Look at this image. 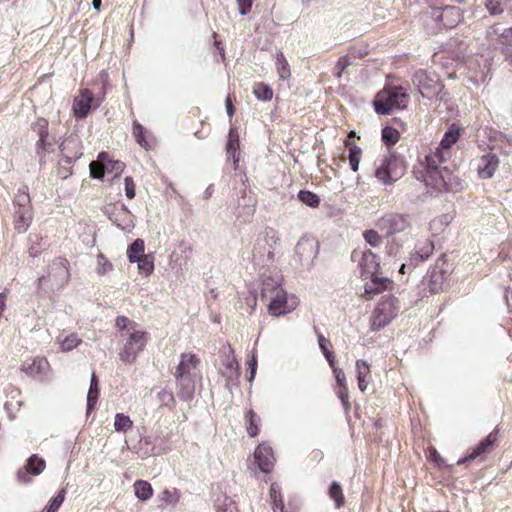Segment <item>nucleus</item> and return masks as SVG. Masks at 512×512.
<instances>
[{
	"mask_svg": "<svg viewBox=\"0 0 512 512\" xmlns=\"http://www.w3.org/2000/svg\"><path fill=\"white\" fill-rule=\"evenodd\" d=\"M13 203L15 209H32L28 186L23 185L18 188Z\"/></svg>",
	"mask_w": 512,
	"mask_h": 512,
	"instance_id": "a878e982",
	"label": "nucleus"
},
{
	"mask_svg": "<svg viewBox=\"0 0 512 512\" xmlns=\"http://www.w3.org/2000/svg\"><path fill=\"white\" fill-rule=\"evenodd\" d=\"M274 512H284V504L281 498L279 500L272 501Z\"/></svg>",
	"mask_w": 512,
	"mask_h": 512,
	"instance_id": "774afa93",
	"label": "nucleus"
},
{
	"mask_svg": "<svg viewBox=\"0 0 512 512\" xmlns=\"http://www.w3.org/2000/svg\"><path fill=\"white\" fill-rule=\"evenodd\" d=\"M400 138V134L397 129L386 126L382 129V141L387 146H393L395 145Z\"/></svg>",
	"mask_w": 512,
	"mask_h": 512,
	"instance_id": "79ce46f5",
	"label": "nucleus"
},
{
	"mask_svg": "<svg viewBox=\"0 0 512 512\" xmlns=\"http://www.w3.org/2000/svg\"><path fill=\"white\" fill-rule=\"evenodd\" d=\"M60 165H62V166H61V167H60V169H59L58 175H59L61 178L65 179V178H67L69 175H71V171H70V168H69L71 165H67V164H65V163H60Z\"/></svg>",
	"mask_w": 512,
	"mask_h": 512,
	"instance_id": "0e129e2a",
	"label": "nucleus"
},
{
	"mask_svg": "<svg viewBox=\"0 0 512 512\" xmlns=\"http://www.w3.org/2000/svg\"><path fill=\"white\" fill-rule=\"evenodd\" d=\"M134 492L138 499L145 501L153 495V489L150 483L144 480H137L134 483Z\"/></svg>",
	"mask_w": 512,
	"mask_h": 512,
	"instance_id": "2f4dec72",
	"label": "nucleus"
},
{
	"mask_svg": "<svg viewBox=\"0 0 512 512\" xmlns=\"http://www.w3.org/2000/svg\"><path fill=\"white\" fill-rule=\"evenodd\" d=\"M387 254L392 257H397L400 251V246L396 242L395 239H393L388 245H387Z\"/></svg>",
	"mask_w": 512,
	"mask_h": 512,
	"instance_id": "680f3d73",
	"label": "nucleus"
},
{
	"mask_svg": "<svg viewBox=\"0 0 512 512\" xmlns=\"http://www.w3.org/2000/svg\"><path fill=\"white\" fill-rule=\"evenodd\" d=\"M145 243L142 239H136L127 249V257L129 262L135 263L140 257L144 256Z\"/></svg>",
	"mask_w": 512,
	"mask_h": 512,
	"instance_id": "7c9ffc66",
	"label": "nucleus"
},
{
	"mask_svg": "<svg viewBox=\"0 0 512 512\" xmlns=\"http://www.w3.org/2000/svg\"><path fill=\"white\" fill-rule=\"evenodd\" d=\"M434 245L429 240L419 242L415 246V252L410 255L409 261L402 263L399 272L405 274L407 270L416 267L420 262L426 260L433 252Z\"/></svg>",
	"mask_w": 512,
	"mask_h": 512,
	"instance_id": "9b49d317",
	"label": "nucleus"
},
{
	"mask_svg": "<svg viewBox=\"0 0 512 512\" xmlns=\"http://www.w3.org/2000/svg\"><path fill=\"white\" fill-rule=\"evenodd\" d=\"M318 343H319V347H320L321 351L323 352V354L328 351V349H327L328 340L322 334L318 335Z\"/></svg>",
	"mask_w": 512,
	"mask_h": 512,
	"instance_id": "338daca9",
	"label": "nucleus"
},
{
	"mask_svg": "<svg viewBox=\"0 0 512 512\" xmlns=\"http://www.w3.org/2000/svg\"><path fill=\"white\" fill-rule=\"evenodd\" d=\"M221 374L227 379V381L237 380L239 377V365L232 353L225 355L222 359V366L220 368Z\"/></svg>",
	"mask_w": 512,
	"mask_h": 512,
	"instance_id": "412c9836",
	"label": "nucleus"
},
{
	"mask_svg": "<svg viewBox=\"0 0 512 512\" xmlns=\"http://www.w3.org/2000/svg\"><path fill=\"white\" fill-rule=\"evenodd\" d=\"M467 65L468 69L473 73L469 78L470 81L477 85L486 81L490 70L487 59H483V57H480V59L477 57H471L469 58Z\"/></svg>",
	"mask_w": 512,
	"mask_h": 512,
	"instance_id": "2eb2a0df",
	"label": "nucleus"
},
{
	"mask_svg": "<svg viewBox=\"0 0 512 512\" xmlns=\"http://www.w3.org/2000/svg\"><path fill=\"white\" fill-rule=\"evenodd\" d=\"M230 136V139L227 143V155L228 157H232L233 158V161H234V164L236 165L237 162L239 161L238 158H236V151H237V147H238V140H232L231 137H232V132H230L229 134ZM237 167L235 166V169Z\"/></svg>",
	"mask_w": 512,
	"mask_h": 512,
	"instance_id": "5fc2aeb1",
	"label": "nucleus"
},
{
	"mask_svg": "<svg viewBox=\"0 0 512 512\" xmlns=\"http://www.w3.org/2000/svg\"><path fill=\"white\" fill-rule=\"evenodd\" d=\"M99 162L103 163V167L106 169V172H115L116 176L123 171L125 166L121 161L110 159L106 152L99 153Z\"/></svg>",
	"mask_w": 512,
	"mask_h": 512,
	"instance_id": "c85d7f7f",
	"label": "nucleus"
},
{
	"mask_svg": "<svg viewBox=\"0 0 512 512\" xmlns=\"http://www.w3.org/2000/svg\"><path fill=\"white\" fill-rule=\"evenodd\" d=\"M246 422H247V433L250 437H255L259 432V416L253 411L249 410L246 413Z\"/></svg>",
	"mask_w": 512,
	"mask_h": 512,
	"instance_id": "c9c22d12",
	"label": "nucleus"
},
{
	"mask_svg": "<svg viewBox=\"0 0 512 512\" xmlns=\"http://www.w3.org/2000/svg\"><path fill=\"white\" fill-rule=\"evenodd\" d=\"M115 326L119 331V341L123 345L119 358L126 364H132L145 349L150 336L139 324L126 316H117Z\"/></svg>",
	"mask_w": 512,
	"mask_h": 512,
	"instance_id": "f257e3e1",
	"label": "nucleus"
},
{
	"mask_svg": "<svg viewBox=\"0 0 512 512\" xmlns=\"http://www.w3.org/2000/svg\"><path fill=\"white\" fill-rule=\"evenodd\" d=\"M45 467V460L33 454L27 459L25 467L17 472V479L22 484H28L31 482L29 475L37 476L43 472Z\"/></svg>",
	"mask_w": 512,
	"mask_h": 512,
	"instance_id": "ddd939ff",
	"label": "nucleus"
},
{
	"mask_svg": "<svg viewBox=\"0 0 512 512\" xmlns=\"http://www.w3.org/2000/svg\"><path fill=\"white\" fill-rule=\"evenodd\" d=\"M268 301L269 313L276 317L294 310L299 303L297 297L293 295L288 297L287 293L283 289L278 290V292H276V294Z\"/></svg>",
	"mask_w": 512,
	"mask_h": 512,
	"instance_id": "9d476101",
	"label": "nucleus"
},
{
	"mask_svg": "<svg viewBox=\"0 0 512 512\" xmlns=\"http://www.w3.org/2000/svg\"><path fill=\"white\" fill-rule=\"evenodd\" d=\"M254 457L259 469L262 472H271L274 466V456L271 447L265 444L259 445L255 449Z\"/></svg>",
	"mask_w": 512,
	"mask_h": 512,
	"instance_id": "dca6fc26",
	"label": "nucleus"
},
{
	"mask_svg": "<svg viewBox=\"0 0 512 512\" xmlns=\"http://www.w3.org/2000/svg\"><path fill=\"white\" fill-rule=\"evenodd\" d=\"M132 425L133 422L129 416L123 413H117L115 415L114 428L117 432H126Z\"/></svg>",
	"mask_w": 512,
	"mask_h": 512,
	"instance_id": "c03bdc74",
	"label": "nucleus"
},
{
	"mask_svg": "<svg viewBox=\"0 0 512 512\" xmlns=\"http://www.w3.org/2000/svg\"><path fill=\"white\" fill-rule=\"evenodd\" d=\"M318 247L319 245L317 242H314L313 240H310L306 237H301L295 246V252L302 262L309 257H316L318 253Z\"/></svg>",
	"mask_w": 512,
	"mask_h": 512,
	"instance_id": "aec40b11",
	"label": "nucleus"
},
{
	"mask_svg": "<svg viewBox=\"0 0 512 512\" xmlns=\"http://www.w3.org/2000/svg\"><path fill=\"white\" fill-rule=\"evenodd\" d=\"M357 379L359 389L364 392L367 389L370 378V366L366 361L358 360L356 362Z\"/></svg>",
	"mask_w": 512,
	"mask_h": 512,
	"instance_id": "393cba45",
	"label": "nucleus"
},
{
	"mask_svg": "<svg viewBox=\"0 0 512 512\" xmlns=\"http://www.w3.org/2000/svg\"><path fill=\"white\" fill-rule=\"evenodd\" d=\"M506 27H503L499 23H494L493 25H490L485 32V38L492 43H498V41L502 37V33H504Z\"/></svg>",
	"mask_w": 512,
	"mask_h": 512,
	"instance_id": "ea45409f",
	"label": "nucleus"
},
{
	"mask_svg": "<svg viewBox=\"0 0 512 512\" xmlns=\"http://www.w3.org/2000/svg\"><path fill=\"white\" fill-rule=\"evenodd\" d=\"M484 6L491 16H499L504 11H512V0H485Z\"/></svg>",
	"mask_w": 512,
	"mask_h": 512,
	"instance_id": "b1692460",
	"label": "nucleus"
},
{
	"mask_svg": "<svg viewBox=\"0 0 512 512\" xmlns=\"http://www.w3.org/2000/svg\"><path fill=\"white\" fill-rule=\"evenodd\" d=\"M133 135L137 141V143L147 149L148 148V142L146 141L145 137H144V127L139 124L137 121H134L133 122Z\"/></svg>",
	"mask_w": 512,
	"mask_h": 512,
	"instance_id": "de8ad7c7",
	"label": "nucleus"
},
{
	"mask_svg": "<svg viewBox=\"0 0 512 512\" xmlns=\"http://www.w3.org/2000/svg\"><path fill=\"white\" fill-rule=\"evenodd\" d=\"M329 496L335 502L337 508H340L344 504V495L339 482L332 481L329 488Z\"/></svg>",
	"mask_w": 512,
	"mask_h": 512,
	"instance_id": "4c0bfd02",
	"label": "nucleus"
},
{
	"mask_svg": "<svg viewBox=\"0 0 512 512\" xmlns=\"http://www.w3.org/2000/svg\"><path fill=\"white\" fill-rule=\"evenodd\" d=\"M498 165L499 160L496 155L490 153L483 155L480 158L477 166L479 177L482 179L491 178L494 175Z\"/></svg>",
	"mask_w": 512,
	"mask_h": 512,
	"instance_id": "6ab92c4d",
	"label": "nucleus"
},
{
	"mask_svg": "<svg viewBox=\"0 0 512 512\" xmlns=\"http://www.w3.org/2000/svg\"><path fill=\"white\" fill-rule=\"evenodd\" d=\"M361 274L365 279V296L371 299L372 295L383 292L388 289L391 281L386 277L379 276L380 262L376 254L371 250L364 251L359 263Z\"/></svg>",
	"mask_w": 512,
	"mask_h": 512,
	"instance_id": "7ed1b4c3",
	"label": "nucleus"
},
{
	"mask_svg": "<svg viewBox=\"0 0 512 512\" xmlns=\"http://www.w3.org/2000/svg\"><path fill=\"white\" fill-rule=\"evenodd\" d=\"M431 173V168H427V175H426V178H425V181L428 185H432L433 188L441 191L442 189H444L446 187V181L443 177V175L439 172V170L437 169V174H432L433 176L430 175Z\"/></svg>",
	"mask_w": 512,
	"mask_h": 512,
	"instance_id": "e433bc0d",
	"label": "nucleus"
},
{
	"mask_svg": "<svg viewBox=\"0 0 512 512\" xmlns=\"http://www.w3.org/2000/svg\"><path fill=\"white\" fill-rule=\"evenodd\" d=\"M55 144L54 141L50 140V138H46L45 139V147H37L36 146V149H37V153L40 154V153H45V152H49L50 151V148Z\"/></svg>",
	"mask_w": 512,
	"mask_h": 512,
	"instance_id": "69168bd1",
	"label": "nucleus"
},
{
	"mask_svg": "<svg viewBox=\"0 0 512 512\" xmlns=\"http://www.w3.org/2000/svg\"><path fill=\"white\" fill-rule=\"evenodd\" d=\"M125 194L127 198L133 199L135 197V184L131 177L125 178Z\"/></svg>",
	"mask_w": 512,
	"mask_h": 512,
	"instance_id": "bf43d9fd",
	"label": "nucleus"
},
{
	"mask_svg": "<svg viewBox=\"0 0 512 512\" xmlns=\"http://www.w3.org/2000/svg\"><path fill=\"white\" fill-rule=\"evenodd\" d=\"M62 157L59 163L72 165L82 155L80 141L77 136L66 138L60 145Z\"/></svg>",
	"mask_w": 512,
	"mask_h": 512,
	"instance_id": "4468645a",
	"label": "nucleus"
},
{
	"mask_svg": "<svg viewBox=\"0 0 512 512\" xmlns=\"http://www.w3.org/2000/svg\"><path fill=\"white\" fill-rule=\"evenodd\" d=\"M81 343L76 334H70L61 341V349L65 352L71 351Z\"/></svg>",
	"mask_w": 512,
	"mask_h": 512,
	"instance_id": "49530a36",
	"label": "nucleus"
},
{
	"mask_svg": "<svg viewBox=\"0 0 512 512\" xmlns=\"http://www.w3.org/2000/svg\"><path fill=\"white\" fill-rule=\"evenodd\" d=\"M34 131L37 132L39 139L36 144L37 147H45V139L48 138V122L41 118L36 121L33 127Z\"/></svg>",
	"mask_w": 512,
	"mask_h": 512,
	"instance_id": "473e14b6",
	"label": "nucleus"
},
{
	"mask_svg": "<svg viewBox=\"0 0 512 512\" xmlns=\"http://www.w3.org/2000/svg\"><path fill=\"white\" fill-rule=\"evenodd\" d=\"M449 156V151H446L441 146H438L435 151L426 156L427 168H431L430 175L437 174V168L440 164L446 161Z\"/></svg>",
	"mask_w": 512,
	"mask_h": 512,
	"instance_id": "4be33fe9",
	"label": "nucleus"
},
{
	"mask_svg": "<svg viewBox=\"0 0 512 512\" xmlns=\"http://www.w3.org/2000/svg\"><path fill=\"white\" fill-rule=\"evenodd\" d=\"M135 263L138 264L139 273L149 276L154 270V257L151 254H145Z\"/></svg>",
	"mask_w": 512,
	"mask_h": 512,
	"instance_id": "72a5a7b5",
	"label": "nucleus"
},
{
	"mask_svg": "<svg viewBox=\"0 0 512 512\" xmlns=\"http://www.w3.org/2000/svg\"><path fill=\"white\" fill-rule=\"evenodd\" d=\"M336 393H337L338 397L340 398L341 403L344 406V408L346 410H348L350 408V404L348 401L349 395H348L347 386L336 387Z\"/></svg>",
	"mask_w": 512,
	"mask_h": 512,
	"instance_id": "4d7b16f0",
	"label": "nucleus"
},
{
	"mask_svg": "<svg viewBox=\"0 0 512 512\" xmlns=\"http://www.w3.org/2000/svg\"><path fill=\"white\" fill-rule=\"evenodd\" d=\"M276 68L281 79H287L291 76L289 64L282 53L277 54Z\"/></svg>",
	"mask_w": 512,
	"mask_h": 512,
	"instance_id": "a18cd8bd",
	"label": "nucleus"
},
{
	"mask_svg": "<svg viewBox=\"0 0 512 512\" xmlns=\"http://www.w3.org/2000/svg\"><path fill=\"white\" fill-rule=\"evenodd\" d=\"M409 95L400 86L380 91L374 100V108L378 114L388 115L393 110L406 108Z\"/></svg>",
	"mask_w": 512,
	"mask_h": 512,
	"instance_id": "423d86ee",
	"label": "nucleus"
},
{
	"mask_svg": "<svg viewBox=\"0 0 512 512\" xmlns=\"http://www.w3.org/2000/svg\"><path fill=\"white\" fill-rule=\"evenodd\" d=\"M278 290H282V287L277 280L271 277L265 278L262 283L261 298L268 301Z\"/></svg>",
	"mask_w": 512,
	"mask_h": 512,
	"instance_id": "c756f323",
	"label": "nucleus"
},
{
	"mask_svg": "<svg viewBox=\"0 0 512 512\" xmlns=\"http://www.w3.org/2000/svg\"><path fill=\"white\" fill-rule=\"evenodd\" d=\"M412 81L423 98L431 99L436 97L443 100L441 93L444 86L434 73L426 70H418L413 75Z\"/></svg>",
	"mask_w": 512,
	"mask_h": 512,
	"instance_id": "6e6552de",
	"label": "nucleus"
},
{
	"mask_svg": "<svg viewBox=\"0 0 512 512\" xmlns=\"http://www.w3.org/2000/svg\"><path fill=\"white\" fill-rule=\"evenodd\" d=\"M363 237H364L365 241L372 247H378L382 243L381 236L378 234L377 231L372 230V229L366 230L363 233Z\"/></svg>",
	"mask_w": 512,
	"mask_h": 512,
	"instance_id": "603ef678",
	"label": "nucleus"
},
{
	"mask_svg": "<svg viewBox=\"0 0 512 512\" xmlns=\"http://www.w3.org/2000/svg\"><path fill=\"white\" fill-rule=\"evenodd\" d=\"M397 311V299L392 296L383 297L371 315V330L378 331L384 328L395 318Z\"/></svg>",
	"mask_w": 512,
	"mask_h": 512,
	"instance_id": "0eeeda50",
	"label": "nucleus"
},
{
	"mask_svg": "<svg viewBox=\"0 0 512 512\" xmlns=\"http://www.w3.org/2000/svg\"><path fill=\"white\" fill-rule=\"evenodd\" d=\"M407 165L403 157L385 155L375 162L374 176L383 185H392L406 172Z\"/></svg>",
	"mask_w": 512,
	"mask_h": 512,
	"instance_id": "20e7f679",
	"label": "nucleus"
},
{
	"mask_svg": "<svg viewBox=\"0 0 512 512\" xmlns=\"http://www.w3.org/2000/svg\"><path fill=\"white\" fill-rule=\"evenodd\" d=\"M201 360L193 353H182L175 371L177 396L183 401H190L195 394L196 382L202 379Z\"/></svg>",
	"mask_w": 512,
	"mask_h": 512,
	"instance_id": "f03ea898",
	"label": "nucleus"
},
{
	"mask_svg": "<svg viewBox=\"0 0 512 512\" xmlns=\"http://www.w3.org/2000/svg\"><path fill=\"white\" fill-rule=\"evenodd\" d=\"M497 45L500 46L502 53L506 56V59L512 62V27L505 28Z\"/></svg>",
	"mask_w": 512,
	"mask_h": 512,
	"instance_id": "cd10ccee",
	"label": "nucleus"
},
{
	"mask_svg": "<svg viewBox=\"0 0 512 512\" xmlns=\"http://www.w3.org/2000/svg\"><path fill=\"white\" fill-rule=\"evenodd\" d=\"M99 397V385H98V378L95 372L91 375V383L90 388L87 394V414H89L94 406L96 405Z\"/></svg>",
	"mask_w": 512,
	"mask_h": 512,
	"instance_id": "bb28decb",
	"label": "nucleus"
},
{
	"mask_svg": "<svg viewBox=\"0 0 512 512\" xmlns=\"http://www.w3.org/2000/svg\"><path fill=\"white\" fill-rule=\"evenodd\" d=\"M349 146V164L352 171L356 172L359 168V163L361 160V154L362 150L357 145H351L350 143L347 144Z\"/></svg>",
	"mask_w": 512,
	"mask_h": 512,
	"instance_id": "58836bf2",
	"label": "nucleus"
},
{
	"mask_svg": "<svg viewBox=\"0 0 512 512\" xmlns=\"http://www.w3.org/2000/svg\"><path fill=\"white\" fill-rule=\"evenodd\" d=\"M298 199L300 202L306 204L309 207H317L320 203V198L317 194L307 191V190H300L298 192Z\"/></svg>",
	"mask_w": 512,
	"mask_h": 512,
	"instance_id": "37998d69",
	"label": "nucleus"
},
{
	"mask_svg": "<svg viewBox=\"0 0 512 512\" xmlns=\"http://www.w3.org/2000/svg\"><path fill=\"white\" fill-rule=\"evenodd\" d=\"M458 137H459V129L452 126L449 128V130L447 132H445L439 146L446 149V151H449L450 147L454 143H456Z\"/></svg>",
	"mask_w": 512,
	"mask_h": 512,
	"instance_id": "a19ab883",
	"label": "nucleus"
},
{
	"mask_svg": "<svg viewBox=\"0 0 512 512\" xmlns=\"http://www.w3.org/2000/svg\"><path fill=\"white\" fill-rule=\"evenodd\" d=\"M377 227L387 236L400 233L410 227V216L400 213H388L377 221Z\"/></svg>",
	"mask_w": 512,
	"mask_h": 512,
	"instance_id": "1a4fd4ad",
	"label": "nucleus"
},
{
	"mask_svg": "<svg viewBox=\"0 0 512 512\" xmlns=\"http://www.w3.org/2000/svg\"><path fill=\"white\" fill-rule=\"evenodd\" d=\"M333 374L336 379L337 387L347 386L346 385V376L342 369L340 368H334Z\"/></svg>",
	"mask_w": 512,
	"mask_h": 512,
	"instance_id": "052dcab7",
	"label": "nucleus"
},
{
	"mask_svg": "<svg viewBox=\"0 0 512 512\" xmlns=\"http://www.w3.org/2000/svg\"><path fill=\"white\" fill-rule=\"evenodd\" d=\"M350 65L349 58L347 56L340 57L334 67V73L339 78L345 69Z\"/></svg>",
	"mask_w": 512,
	"mask_h": 512,
	"instance_id": "6e6d98bb",
	"label": "nucleus"
},
{
	"mask_svg": "<svg viewBox=\"0 0 512 512\" xmlns=\"http://www.w3.org/2000/svg\"><path fill=\"white\" fill-rule=\"evenodd\" d=\"M431 16L445 28H453L461 21L460 9L456 6H446L443 9L433 8Z\"/></svg>",
	"mask_w": 512,
	"mask_h": 512,
	"instance_id": "f8f14e48",
	"label": "nucleus"
},
{
	"mask_svg": "<svg viewBox=\"0 0 512 512\" xmlns=\"http://www.w3.org/2000/svg\"><path fill=\"white\" fill-rule=\"evenodd\" d=\"M68 261L65 258H55L48 266L47 275L38 278V287L55 292L64 287L69 279Z\"/></svg>",
	"mask_w": 512,
	"mask_h": 512,
	"instance_id": "39448f33",
	"label": "nucleus"
},
{
	"mask_svg": "<svg viewBox=\"0 0 512 512\" xmlns=\"http://www.w3.org/2000/svg\"><path fill=\"white\" fill-rule=\"evenodd\" d=\"M497 439V430L492 431L488 436L480 441V443L472 449L465 457L458 460L457 464L461 465L467 461H472L479 457L481 454L486 453L493 446Z\"/></svg>",
	"mask_w": 512,
	"mask_h": 512,
	"instance_id": "f3484780",
	"label": "nucleus"
},
{
	"mask_svg": "<svg viewBox=\"0 0 512 512\" xmlns=\"http://www.w3.org/2000/svg\"><path fill=\"white\" fill-rule=\"evenodd\" d=\"M157 397L161 405L166 406L169 409L174 408L176 401L172 392L167 390H161L160 392H158Z\"/></svg>",
	"mask_w": 512,
	"mask_h": 512,
	"instance_id": "09e8293b",
	"label": "nucleus"
},
{
	"mask_svg": "<svg viewBox=\"0 0 512 512\" xmlns=\"http://www.w3.org/2000/svg\"><path fill=\"white\" fill-rule=\"evenodd\" d=\"M243 210H244V215H242L241 212H237V216L238 217H243L244 221H249L250 218L253 216L254 211H255V209H254V200L249 198V200L247 202H244Z\"/></svg>",
	"mask_w": 512,
	"mask_h": 512,
	"instance_id": "864d4df0",
	"label": "nucleus"
},
{
	"mask_svg": "<svg viewBox=\"0 0 512 512\" xmlns=\"http://www.w3.org/2000/svg\"><path fill=\"white\" fill-rule=\"evenodd\" d=\"M236 2L240 15L245 16L250 12L253 0H236Z\"/></svg>",
	"mask_w": 512,
	"mask_h": 512,
	"instance_id": "13d9d810",
	"label": "nucleus"
},
{
	"mask_svg": "<svg viewBox=\"0 0 512 512\" xmlns=\"http://www.w3.org/2000/svg\"><path fill=\"white\" fill-rule=\"evenodd\" d=\"M253 93L255 97L261 101H269L273 97L271 86L265 83H255Z\"/></svg>",
	"mask_w": 512,
	"mask_h": 512,
	"instance_id": "f704fd0d",
	"label": "nucleus"
},
{
	"mask_svg": "<svg viewBox=\"0 0 512 512\" xmlns=\"http://www.w3.org/2000/svg\"><path fill=\"white\" fill-rule=\"evenodd\" d=\"M94 98L88 89H83L80 95L75 98L73 103V111L76 118H85L92 107Z\"/></svg>",
	"mask_w": 512,
	"mask_h": 512,
	"instance_id": "a211bd4d",
	"label": "nucleus"
},
{
	"mask_svg": "<svg viewBox=\"0 0 512 512\" xmlns=\"http://www.w3.org/2000/svg\"><path fill=\"white\" fill-rule=\"evenodd\" d=\"M33 219V211L32 209H15V229L19 233H24L29 228L31 221Z\"/></svg>",
	"mask_w": 512,
	"mask_h": 512,
	"instance_id": "5701e85b",
	"label": "nucleus"
},
{
	"mask_svg": "<svg viewBox=\"0 0 512 512\" xmlns=\"http://www.w3.org/2000/svg\"><path fill=\"white\" fill-rule=\"evenodd\" d=\"M65 495H66L65 489H61L57 493V495L50 501V504H49L46 512H57L65 500Z\"/></svg>",
	"mask_w": 512,
	"mask_h": 512,
	"instance_id": "3c124183",
	"label": "nucleus"
},
{
	"mask_svg": "<svg viewBox=\"0 0 512 512\" xmlns=\"http://www.w3.org/2000/svg\"><path fill=\"white\" fill-rule=\"evenodd\" d=\"M270 497L272 501L279 500L281 498L280 495V487L278 484L273 483L270 487Z\"/></svg>",
	"mask_w": 512,
	"mask_h": 512,
	"instance_id": "e2e57ef3",
	"label": "nucleus"
},
{
	"mask_svg": "<svg viewBox=\"0 0 512 512\" xmlns=\"http://www.w3.org/2000/svg\"><path fill=\"white\" fill-rule=\"evenodd\" d=\"M90 176L93 179H102L106 172V169L103 167V163L99 162V158L97 161H92L89 164Z\"/></svg>",
	"mask_w": 512,
	"mask_h": 512,
	"instance_id": "8fccbe9b",
	"label": "nucleus"
}]
</instances>
